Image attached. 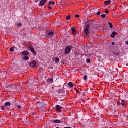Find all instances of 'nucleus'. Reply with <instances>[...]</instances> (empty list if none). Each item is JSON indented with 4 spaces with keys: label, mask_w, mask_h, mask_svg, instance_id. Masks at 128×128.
Masks as SVG:
<instances>
[{
    "label": "nucleus",
    "mask_w": 128,
    "mask_h": 128,
    "mask_svg": "<svg viewBox=\"0 0 128 128\" xmlns=\"http://www.w3.org/2000/svg\"><path fill=\"white\" fill-rule=\"evenodd\" d=\"M64 122V118L61 117L59 120H51L52 124H62Z\"/></svg>",
    "instance_id": "obj_1"
},
{
    "label": "nucleus",
    "mask_w": 128,
    "mask_h": 128,
    "mask_svg": "<svg viewBox=\"0 0 128 128\" xmlns=\"http://www.w3.org/2000/svg\"><path fill=\"white\" fill-rule=\"evenodd\" d=\"M72 47L70 46H68L64 48V54L66 56V54H68L70 52H72Z\"/></svg>",
    "instance_id": "obj_2"
},
{
    "label": "nucleus",
    "mask_w": 128,
    "mask_h": 128,
    "mask_svg": "<svg viewBox=\"0 0 128 128\" xmlns=\"http://www.w3.org/2000/svg\"><path fill=\"white\" fill-rule=\"evenodd\" d=\"M30 68H36L38 66V62L36 60H32L29 64Z\"/></svg>",
    "instance_id": "obj_3"
},
{
    "label": "nucleus",
    "mask_w": 128,
    "mask_h": 128,
    "mask_svg": "<svg viewBox=\"0 0 128 128\" xmlns=\"http://www.w3.org/2000/svg\"><path fill=\"white\" fill-rule=\"evenodd\" d=\"M46 104L44 103V102H40L39 104V108H40V110H44L46 108Z\"/></svg>",
    "instance_id": "obj_4"
},
{
    "label": "nucleus",
    "mask_w": 128,
    "mask_h": 128,
    "mask_svg": "<svg viewBox=\"0 0 128 128\" xmlns=\"http://www.w3.org/2000/svg\"><path fill=\"white\" fill-rule=\"evenodd\" d=\"M84 34H85L86 36H88L90 34V27L85 26V28H84Z\"/></svg>",
    "instance_id": "obj_5"
},
{
    "label": "nucleus",
    "mask_w": 128,
    "mask_h": 128,
    "mask_svg": "<svg viewBox=\"0 0 128 128\" xmlns=\"http://www.w3.org/2000/svg\"><path fill=\"white\" fill-rule=\"evenodd\" d=\"M56 112H62V110H62V106L58 105V104H57L56 105Z\"/></svg>",
    "instance_id": "obj_6"
},
{
    "label": "nucleus",
    "mask_w": 128,
    "mask_h": 128,
    "mask_svg": "<svg viewBox=\"0 0 128 128\" xmlns=\"http://www.w3.org/2000/svg\"><path fill=\"white\" fill-rule=\"evenodd\" d=\"M46 2V0H41L38 4L40 6H44V4Z\"/></svg>",
    "instance_id": "obj_7"
},
{
    "label": "nucleus",
    "mask_w": 128,
    "mask_h": 128,
    "mask_svg": "<svg viewBox=\"0 0 128 128\" xmlns=\"http://www.w3.org/2000/svg\"><path fill=\"white\" fill-rule=\"evenodd\" d=\"M54 34V32L51 30L50 32L48 33V38H52Z\"/></svg>",
    "instance_id": "obj_8"
},
{
    "label": "nucleus",
    "mask_w": 128,
    "mask_h": 128,
    "mask_svg": "<svg viewBox=\"0 0 128 128\" xmlns=\"http://www.w3.org/2000/svg\"><path fill=\"white\" fill-rule=\"evenodd\" d=\"M106 102H108L109 106H116V102H109L108 100H107Z\"/></svg>",
    "instance_id": "obj_9"
},
{
    "label": "nucleus",
    "mask_w": 128,
    "mask_h": 128,
    "mask_svg": "<svg viewBox=\"0 0 128 128\" xmlns=\"http://www.w3.org/2000/svg\"><path fill=\"white\" fill-rule=\"evenodd\" d=\"M15 104V106H17L18 108H22V106H20V102H14Z\"/></svg>",
    "instance_id": "obj_10"
},
{
    "label": "nucleus",
    "mask_w": 128,
    "mask_h": 128,
    "mask_svg": "<svg viewBox=\"0 0 128 128\" xmlns=\"http://www.w3.org/2000/svg\"><path fill=\"white\" fill-rule=\"evenodd\" d=\"M84 24H86V26H88V28H90V24H92V22H90V20H88L84 22Z\"/></svg>",
    "instance_id": "obj_11"
},
{
    "label": "nucleus",
    "mask_w": 128,
    "mask_h": 128,
    "mask_svg": "<svg viewBox=\"0 0 128 128\" xmlns=\"http://www.w3.org/2000/svg\"><path fill=\"white\" fill-rule=\"evenodd\" d=\"M47 82H48V84H52V82H54V79L52 78H48L47 80Z\"/></svg>",
    "instance_id": "obj_12"
},
{
    "label": "nucleus",
    "mask_w": 128,
    "mask_h": 128,
    "mask_svg": "<svg viewBox=\"0 0 128 128\" xmlns=\"http://www.w3.org/2000/svg\"><path fill=\"white\" fill-rule=\"evenodd\" d=\"M30 52H28V51H26V50H24L22 52V54H23V56H28Z\"/></svg>",
    "instance_id": "obj_13"
},
{
    "label": "nucleus",
    "mask_w": 128,
    "mask_h": 128,
    "mask_svg": "<svg viewBox=\"0 0 128 128\" xmlns=\"http://www.w3.org/2000/svg\"><path fill=\"white\" fill-rule=\"evenodd\" d=\"M116 34V31H114L110 34V36L112 38H116L114 36Z\"/></svg>",
    "instance_id": "obj_14"
},
{
    "label": "nucleus",
    "mask_w": 128,
    "mask_h": 128,
    "mask_svg": "<svg viewBox=\"0 0 128 128\" xmlns=\"http://www.w3.org/2000/svg\"><path fill=\"white\" fill-rule=\"evenodd\" d=\"M52 5V2L50 1L48 4V8L49 10H52V6H50Z\"/></svg>",
    "instance_id": "obj_15"
},
{
    "label": "nucleus",
    "mask_w": 128,
    "mask_h": 128,
    "mask_svg": "<svg viewBox=\"0 0 128 128\" xmlns=\"http://www.w3.org/2000/svg\"><path fill=\"white\" fill-rule=\"evenodd\" d=\"M113 54H114V56H119L120 55V51H114L113 52Z\"/></svg>",
    "instance_id": "obj_16"
},
{
    "label": "nucleus",
    "mask_w": 128,
    "mask_h": 128,
    "mask_svg": "<svg viewBox=\"0 0 128 128\" xmlns=\"http://www.w3.org/2000/svg\"><path fill=\"white\" fill-rule=\"evenodd\" d=\"M104 4H106V6H108V4H110V0H108L106 1H104Z\"/></svg>",
    "instance_id": "obj_17"
},
{
    "label": "nucleus",
    "mask_w": 128,
    "mask_h": 128,
    "mask_svg": "<svg viewBox=\"0 0 128 128\" xmlns=\"http://www.w3.org/2000/svg\"><path fill=\"white\" fill-rule=\"evenodd\" d=\"M22 58V60H28L30 58L28 56V55H25Z\"/></svg>",
    "instance_id": "obj_18"
},
{
    "label": "nucleus",
    "mask_w": 128,
    "mask_h": 128,
    "mask_svg": "<svg viewBox=\"0 0 128 128\" xmlns=\"http://www.w3.org/2000/svg\"><path fill=\"white\" fill-rule=\"evenodd\" d=\"M54 60H55V64H58L60 62V58L58 57H56Z\"/></svg>",
    "instance_id": "obj_19"
},
{
    "label": "nucleus",
    "mask_w": 128,
    "mask_h": 128,
    "mask_svg": "<svg viewBox=\"0 0 128 128\" xmlns=\"http://www.w3.org/2000/svg\"><path fill=\"white\" fill-rule=\"evenodd\" d=\"M29 48H30L31 52H33L34 51V47H32V46H30L29 47Z\"/></svg>",
    "instance_id": "obj_20"
},
{
    "label": "nucleus",
    "mask_w": 128,
    "mask_h": 128,
    "mask_svg": "<svg viewBox=\"0 0 128 128\" xmlns=\"http://www.w3.org/2000/svg\"><path fill=\"white\" fill-rule=\"evenodd\" d=\"M74 83H72V82H69L68 83V86H70L71 88H72V86H74Z\"/></svg>",
    "instance_id": "obj_21"
},
{
    "label": "nucleus",
    "mask_w": 128,
    "mask_h": 128,
    "mask_svg": "<svg viewBox=\"0 0 128 128\" xmlns=\"http://www.w3.org/2000/svg\"><path fill=\"white\" fill-rule=\"evenodd\" d=\"M120 104H122V106H126V102H124V100H122Z\"/></svg>",
    "instance_id": "obj_22"
},
{
    "label": "nucleus",
    "mask_w": 128,
    "mask_h": 128,
    "mask_svg": "<svg viewBox=\"0 0 128 128\" xmlns=\"http://www.w3.org/2000/svg\"><path fill=\"white\" fill-rule=\"evenodd\" d=\"M4 106H10V102H6L4 104Z\"/></svg>",
    "instance_id": "obj_23"
},
{
    "label": "nucleus",
    "mask_w": 128,
    "mask_h": 128,
    "mask_svg": "<svg viewBox=\"0 0 128 128\" xmlns=\"http://www.w3.org/2000/svg\"><path fill=\"white\" fill-rule=\"evenodd\" d=\"M108 24H109L110 28H112V27H113L112 24V22H108Z\"/></svg>",
    "instance_id": "obj_24"
},
{
    "label": "nucleus",
    "mask_w": 128,
    "mask_h": 128,
    "mask_svg": "<svg viewBox=\"0 0 128 128\" xmlns=\"http://www.w3.org/2000/svg\"><path fill=\"white\" fill-rule=\"evenodd\" d=\"M66 20H70V15H68L66 17Z\"/></svg>",
    "instance_id": "obj_25"
},
{
    "label": "nucleus",
    "mask_w": 128,
    "mask_h": 128,
    "mask_svg": "<svg viewBox=\"0 0 128 128\" xmlns=\"http://www.w3.org/2000/svg\"><path fill=\"white\" fill-rule=\"evenodd\" d=\"M14 48L11 47L10 48V52H12V54H14V52H14Z\"/></svg>",
    "instance_id": "obj_26"
},
{
    "label": "nucleus",
    "mask_w": 128,
    "mask_h": 128,
    "mask_svg": "<svg viewBox=\"0 0 128 128\" xmlns=\"http://www.w3.org/2000/svg\"><path fill=\"white\" fill-rule=\"evenodd\" d=\"M1 108L2 110H4L6 109V106L2 105L1 106Z\"/></svg>",
    "instance_id": "obj_27"
},
{
    "label": "nucleus",
    "mask_w": 128,
    "mask_h": 128,
    "mask_svg": "<svg viewBox=\"0 0 128 128\" xmlns=\"http://www.w3.org/2000/svg\"><path fill=\"white\" fill-rule=\"evenodd\" d=\"M87 78H88V76L85 75V76H84V80H86Z\"/></svg>",
    "instance_id": "obj_28"
},
{
    "label": "nucleus",
    "mask_w": 128,
    "mask_h": 128,
    "mask_svg": "<svg viewBox=\"0 0 128 128\" xmlns=\"http://www.w3.org/2000/svg\"><path fill=\"white\" fill-rule=\"evenodd\" d=\"M86 62H88V64L90 63V58L86 59Z\"/></svg>",
    "instance_id": "obj_29"
},
{
    "label": "nucleus",
    "mask_w": 128,
    "mask_h": 128,
    "mask_svg": "<svg viewBox=\"0 0 128 128\" xmlns=\"http://www.w3.org/2000/svg\"><path fill=\"white\" fill-rule=\"evenodd\" d=\"M105 14H108V13L110 12V11H108V10H105Z\"/></svg>",
    "instance_id": "obj_30"
},
{
    "label": "nucleus",
    "mask_w": 128,
    "mask_h": 128,
    "mask_svg": "<svg viewBox=\"0 0 128 128\" xmlns=\"http://www.w3.org/2000/svg\"><path fill=\"white\" fill-rule=\"evenodd\" d=\"M72 32H76V28H71Z\"/></svg>",
    "instance_id": "obj_31"
},
{
    "label": "nucleus",
    "mask_w": 128,
    "mask_h": 128,
    "mask_svg": "<svg viewBox=\"0 0 128 128\" xmlns=\"http://www.w3.org/2000/svg\"><path fill=\"white\" fill-rule=\"evenodd\" d=\"M22 23H17L16 24V26H22Z\"/></svg>",
    "instance_id": "obj_32"
},
{
    "label": "nucleus",
    "mask_w": 128,
    "mask_h": 128,
    "mask_svg": "<svg viewBox=\"0 0 128 128\" xmlns=\"http://www.w3.org/2000/svg\"><path fill=\"white\" fill-rule=\"evenodd\" d=\"M100 11H98L96 13V16H100Z\"/></svg>",
    "instance_id": "obj_33"
},
{
    "label": "nucleus",
    "mask_w": 128,
    "mask_h": 128,
    "mask_svg": "<svg viewBox=\"0 0 128 128\" xmlns=\"http://www.w3.org/2000/svg\"><path fill=\"white\" fill-rule=\"evenodd\" d=\"M101 17H102V18H106V14H102Z\"/></svg>",
    "instance_id": "obj_34"
},
{
    "label": "nucleus",
    "mask_w": 128,
    "mask_h": 128,
    "mask_svg": "<svg viewBox=\"0 0 128 128\" xmlns=\"http://www.w3.org/2000/svg\"><path fill=\"white\" fill-rule=\"evenodd\" d=\"M32 52L34 54V56H36V50H34V52Z\"/></svg>",
    "instance_id": "obj_35"
},
{
    "label": "nucleus",
    "mask_w": 128,
    "mask_h": 128,
    "mask_svg": "<svg viewBox=\"0 0 128 128\" xmlns=\"http://www.w3.org/2000/svg\"><path fill=\"white\" fill-rule=\"evenodd\" d=\"M74 18H80V15L76 14L74 15Z\"/></svg>",
    "instance_id": "obj_36"
},
{
    "label": "nucleus",
    "mask_w": 128,
    "mask_h": 128,
    "mask_svg": "<svg viewBox=\"0 0 128 128\" xmlns=\"http://www.w3.org/2000/svg\"><path fill=\"white\" fill-rule=\"evenodd\" d=\"M51 4L52 6H54L56 4V3L54 2H51Z\"/></svg>",
    "instance_id": "obj_37"
},
{
    "label": "nucleus",
    "mask_w": 128,
    "mask_h": 128,
    "mask_svg": "<svg viewBox=\"0 0 128 128\" xmlns=\"http://www.w3.org/2000/svg\"><path fill=\"white\" fill-rule=\"evenodd\" d=\"M76 32H72V34H74V36L76 34Z\"/></svg>",
    "instance_id": "obj_38"
},
{
    "label": "nucleus",
    "mask_w": 128,
    "mask_h": 128,
    "mask_svg": "<svg viewBox=\"0 0 128 128\" xmlns=\"http://www.w3.org/2000/svg\"><path fill=\"white\" fill-rule=\"evenodd\" d=\"M74 90H76V92H80V91L76 89V88H75Z\"/></svg>",
    "instance_id": "obj_39"
},
{
    "label": "nucleus",
    "mask_w": 128,
    "mask_h": 128,
    "mask_svg": "<svg viewBox=\"0 0 128 128\" xmlns=\"http://www.w3.org/2000/svg\"><path fill=\"white\" fill-rule=\"evenodd\" d=\"M37 76H38V78H42V76H40V74H38Z\"/></svg>",
    "instance_id": "obj_40"
},
{
    "label": "nucleus",
    "mask_w": 128,
    "mask_h": 128,
    "mask_svg": "<svg viewBox=\"0 0 128 128\" xmlns=\"http://www.w3.org/2000/svg\"><path fill=\"white\" fill-rule=\"evenodd\" d=\"M94 118H95V120H98V117L96 116H95L94 117Z\"/></svg>",
    "instance_id": "obj_41"
},
{
    "label": "nucleus",
    "mask_w": 128,
    "mask_h": 128,
    "mask_svg": "<svg viewBox=\"0 0 128 128\" xmlns=\"http://www.w3.org/2000/svg\"><path fill=\"white\" fill-rule=\"evenodd\" d=\"M112 44L114 45V44H116V43H114V42H112Z\"/></svg>",
    "instance_id": "obj_42"
},
{
    "label": "nucleus",
    "mask_w": 128,
    "mask_h": 128,
    "mask_svg": "<svg viewBox=\"0 0 128 128\" xmlns=\"http://www.w3.org/2000/svg\"><path fill=\"white\" fill-rule=\"evenodd\" d=\"M125 44H128V41H126V42H125Z\"/></svg>",
    "instance_id": "obj_43"
},
{
    "label": "nucleus",
    "mask_w": 128,
    "mask_h": 128,
    "mask_svg": "<svg viewBox=\"0 0 128 128\" xmlns=\"http://www.w3.org/2000/svg\"><path fill=\"white\" fill-rule=\"evenodd\" d=\"M61 22H62V20L59 21L60 24H61Z\"/></svg>",
    "instance_id": "obj_44"
},
{
    "label": "nucleus",
    "mask_w": 128,
    "mask_h": 128,
    "mask_svg": "<svg viewBox=\"0 0 128 128\" xmlns=\"http://www.w3.org/2000/svg\"><path fill=\"white\" fill-rule=\"evenodd\" d=\"M88 122H90V120H88Z\"/></svg>",
    "instance_id": "obj_45"
},
{
    "label": "nucleus",
    "mask_w": 128,
    "mask_h": 128,
    "mask_svg": "<svg viewBox=\"0 0 128 128\" xmlns=\"http://www.w3.org/2000/svg\"><path fill=\"white\" fill-rule=\"evenodd\" d=\"M56 128H58V127H56Z\"/></svg>",
    "instance_id": "obj_46"
},
{
    "label": "nucleus",
    "mask_w": 128,
    "mask_h": 128,
    "mask_svg": "<svg viewBox=\"0 0 128 128\" xmlns=\"http://www.w3.org/2000/svg\"><path fill=\"white\" fill-rule=\"evenodd\" d=\"M14 48H16V47H15V46H14Z\"/></svg>",
    "instance_id": "obj_47"
}]
</instances>
